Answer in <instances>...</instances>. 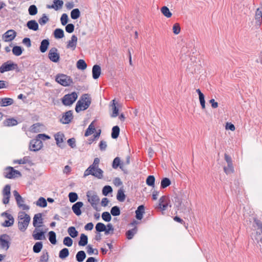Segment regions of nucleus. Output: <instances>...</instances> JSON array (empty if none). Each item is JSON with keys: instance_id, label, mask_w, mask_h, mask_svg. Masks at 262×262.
I'll use <instances>...</instances> for the list:
<instances>
[{"instance_id": "nucleus-1", "label": "nucleus", "mask_w": 262, "mask_h": 262, "mask_svg": "<svg viewBox=\"0 0 262 262\" xmlns=\"http://www.w3.org/2000/svg\"><path fill=\"white\" fill-rule=\"evenodd\" d=\"M91 103V98L90 95L88 94L82 95L76 103L75 107L76 112L79 113L86 110Z\"/></svg>"}, {"instance_id": "nucleus-2", "label": "nucleus", "mask_w": 262, "mask_h": 262, "mask_svg": "<svg viewBox=\"0 0 262 262\" xmlns=\"http://www.w3.org/2000/svg\"><path fill=\"white\" fill-rule=\"evenodd\" d=\"M103 170L99 168V164L93 163L84 171L83 177L91 174L98 179H101L103 178Z\"/></svg>"}, {"instance_id": "nucleus-3", "label": "nucleus", "mask_w": 262, "mask_h": 262, "mask_svg": "<svg viewBox=\"0 0 262 262\" xmlns=\"http://www.w3.org/2000/svg\"><path fill=\"white\" fill-rule=\"evenodd\" d=\"M18 229L22 232L26 230L30 221V216L24 212H20L18 214Z\"/></svg>"}, {"instance_id": "nucleus-4", "label": "nucleus", "mask_w": 262, "mask_h": 262, "mask_svg": "<svg viewBox=\"0 0 262 262\" xmlns=\"http://www.w3.org/2000/svg\"><path fill=\"white\" fill-rule=\"evenodd\" d=\"M86 196L88 201L90 203L92 207L96 211H99L100 209L98 207L99 204L100 199L97 193L93 190H89L86 192Z\"/></svg>"}, {"instance_id": "nucleus-5", "label": "nucleus", "mask_w": 262, "mask_h": 262, "mask_svg": "<svg viewBox=\"0 0 262 262\" xmlns=\"http://www.w3.org/2000/svg\"><path fill=\"white\" fill-rule=\"evenodd\" d=\"M55 81L63 86H70L73 83L71 77L63 74H58L55 77Z\"/></svg>"}, {"instance_id": "nucleus-6", "label": "nucleus", "mask_w": 262, "mask_h": 262, "mask_svg": "<svg viewBox=\"0 0 262 262\" xmlns=\"http://www.w3.org/2000/svg\"><path fill=\"white\" fill-rule=\"evenodd\" d=\"M77 97V94L75 92L66 94L62 98V103L66 106H70L76 101Z\"/></svg>"}, {"instance_id": "nucleus-7", "label": "nucleus", "mask_w": 262, "mask_h": 262, "mask_svg": "<svg viewBox=\"0 0 262 262\" xmlns=\"http://www.w3.org/2000/svg\"><path fill=\"white\" fill-rule=\"evenodd\" d=\"M13 193L18 207L24 210L29 209V207L25 204L24 199L21 196L17 191L14 190Z\"/></svg>"}, {"instance_id": "nucleus-8", "label": "nucleus", "mask_w": 262, "mask_h": 262, "mask_svg": "<svg viewBox=\"0 0 262 262\" xmlns=\"http://www.w3.org/2000/svg\"><path fill=\"white\" fill-rule=\"evenodd\" d=\"M4 176L6 178L13 179L20 176L21 173L19 171L14 170L12 167H8L5 169Z\"/></svg>"}, {"instance_id": "nucleus-9", "label": "nucleus", "mask_w": 262, "mask_h": 262, "mask_svg": "<svg viewBox=\"0 0 262 262\" xmlns=\"http://www.w3.org/2000/svg\"><path fill=\"white\" fill-rule=\"evenodd\" d=\"M17 68V64L8 61L2 64L0 67V72L3 73L5 72L13 70Z\"/></svg>"}, {"instance_id": "nucleus-10", "label": "nucleus", "mask_w": 262, "mask_h": 262, "mask_svg": "<svg viewBox=\"0 0 262 262\" xmlns=\"http://www.w3.org/2000/svg\"><path fill=\"white\" fill-rule=\"evenodd\" d=\"M10 237L6 234L0 235V249L7 250L10 246Z\"/></svg>"}, {"instance_id": "nucleus-11", "label": "nucleus", "mask_w": 262, "mask_h": 262, "mask_svg": "<svg viewBox=\"0 0 262 262\" xmlns=\"http://www.w3.org/2000/svg\"><path fill=\"white\" fill-rule=\"evenodd\" d=\"M159 208L162 210L164 211L167 209L168 206L170 207V200L166 196H162L159 200Z\"/></svg>"}, {"instance_id": "nucleus-12", "label": "nucleus", "mask_w": 262, "mask_h": 262, "mask_svg": "<svg viewBox=\"0 0 262 262\" xmlns=\"http://www.w3.org/2000/svg\"><path fill=\"white\" fill-rule=\"evenodd\" d=\"M16 36V32L14 30H9L3 35V39L5 42L12 41Z\"/></svg>"}, {"instance_id": "nucleus-13", "label": "nucleus", "mask_w": 262, "mask_h": 262, "mask_svg": "<svg viewBox=\"0 0 262 262\" xmlns=\"http://www.w3.org/2000/svg\"><path fill=\"white\" fill-rule=\"evenodd\" d=\"M48 57L50 60L54 62H57L59 60V54L56 48H51L48 54Z\"/></svg>"}, {"instance_id": "nucleus-14", "label": "nucleus", "mask_w": 262, "mask_h": 262, "mask_svg": "<svg viewBox=\"0 0 262 262\" xmlns=\"http://www.w3.org/2000/svg\"><path fill=\"white\" fill-rule=\"evenodd\" d=\"M10 189L11 187L9 184L6 185L3 190V203L4 204H7L9 202V199L10 197Z\"/></svg>"}, {"instance_id": "nucleus-15", "label": "nucleus", "mask_w": 262, "mask_h": 262, "mask_svg": "<svg viewBox=\"0 0 262 262\" xmlns=\"http://www.w3.org/2000/svg\"><path fill=\"white\" fill-rule=\"evenodd\" d=\"M42 141H40L39 139H34L31 140L30 143V148L32 151H37L41 149L42 147Z\"/></svg>"}, {"instance_id": "nucleus-16", "label": "nucleus", "mask_w": 262, "mask_h": 262, "mask_svg": "<svg viewBox=\"0 0 262 262\" xmlns=\"http://www.w3.org/2000/svg\"><path fill=\"white\" fill-rule=\"evenodd\" d=\"M73 118V112L72 111H69L64 113L62 118L60 119V122L62 124H69Z\"/></svg>"}, {"instance_id": "nucleus-17", "label": "nucleus", "mask_w": 262, "mask_h": 262, "mask_svg": "<svg viewBox=\"0 0 262 262\" xmlns=\"http://www.w3.org/2000/svg\"><path fill=\"white\" fill-rule=\"evenodd\" d=\"M77 43V37L75 35H73L71 39L67 42V48L72 51L75 50Z\"/></svg>"}, {"instance_id": "nucleus-18", "label": "nucleus", "mask_w": 262, "mask_h": 262, "mask_svg": "<svg viewBox=\"0 0 262 262\" xmlns=\"http://www.w3.org/2000/svg\"><path fill=\"white\" fill-rule=\"evenodd\" d=\"M54 138L57 145L60 147H63V142L64 138V134L61 132H58L54 135Z\"/></svg>"}, {"instance_id": "nucleus-19", "label": "nucleus", "mask_w": 262, "mask_h": 262, "mask_svg": "<svg viewBox=\"0 0 262 262\" xmlns=\"http://www.w3.org/2000/svg\"><path fill=\"white\" fill-rule=\"evenodd\" d=\"M43 223V219L41 213L35 214L33 217V225L35 227H40L41 224Z\"/></svg>"}, {"instance_id": "nucleus-20", "label": "nucleus", "mask_w": 262, "mask_h": 262, "mask_svg": "<svg viewBox=\"0 0 262 262\" xmlns=\"http://www.w3.org/2000/svg\"><path fill=\"white\" fill-rule=\"evenodd\" d=\"M83 204L82 202H78L74 204L72 207L73 212L76 215H80L81 214V208L83 206Z\"/></svg>"}, {"instance_id": "nucleus-21", "label": "nucleus", "mask_w": 262, "mask_h": 262, "mask_svg": "<svg viewBox=\"0 0 262 262\" xmlns=\"http://www.w3.org/2000/svg\"><path fill=\"white\" fill-rule=\"evenodd\" d=\"M38 229L35 228L33 232L32 236L35 240H42L45 239V232L42 231L37 232Z\"/></svg>"}, {"instance_id": "nucleus-22", "label": "nucleus", "mask_w": 262, "mask_h": 262, "mask_svg": "<svg viewBox=\"0 0 262 262\" xmlns=\"http://www.w3.org/2000/svg\"><path fill=\"white\" fill-rule=\"evenodd\" d=\"M101 74V68L99 65L95 64L92 68L93 78L95 79H98Z\"/></svg>"}, {"instance_id": "nucleus-23", "label": "nucleus", "mask_w": 262, "mask_h": 262, "mask_svg": "<svg viewBox=\"0 0 262 262\" xmlns=\"http://www.w3.org/2000/svg\"><path fill=\"white\" fill-rule=\"evenodd\" d=\"M14 102L13 99L10 98H3L0 99V106H7L12 104Z\"/></svg>"}, {"instance_id": "nucleus-24", "label": "nucleus", "mask_w": 262, "mask_h": 262, "mask_svg": "<svg viewBox=\"0 0 262 262\" xmlns=\"http://www.w3.org/2000/svg\"><path fill=\"white\" fill-rule=\"evenodd\" d=\"M27 27L33 31H37L38 29V24L35 20H31L27 23Z\"/></svg>"}, {"instance_id": "nucleus-25", "label": "nucleus", "mask_w": 262, "mask_h": 262, "mask_svg": "<svg viewBox=\"0 0 262 262\" xmlns=\"http://www.w3.org/2000/svg\"><path fill=\"white\" fill-rule=\"evenodd\" d=\"M118 167L123 170V163H121L120 159L119 157H116L113 160L112 167L114 169H117Z\"/></svg>"}, {"instance_id": "nucleus-26", "label": "nucleus", "mask_w": 262, "mask_h": 262, "mask_svg": "<svg viewBox=\"0 0 262 262\" xmlns=\"http://www.w3.org/2000/svg\"><path fill=\"white\" fill-rule=\"evenodd\" d=\"M113 110V113L111 114L112 117H116L119 115V110L116 106V103H115V100L114 99L112 101V103L110 105Z\"/></svg>"}, {"instance_id": "nucleus-27", "label": "nucleus", "mask_w": 262, "mask_h": 262, "mask_svg": "<svg viewBox=\"0 0 262 262\" xmlns=\"http://www.w3.org/2000/svg\"><path fill=\"white\" fill-rule=\"evenodd\" d=\"M144 212V207L143 205L139 206L136 210V217L138 220H141Z\"/></svg>"}, {"instance_id": "nucleus-28", "label": "nucleus", "mask_w": 262, "mask_h": 262, "mask_svg": "<svg viewBox=\"0 0 262 262\" xmlns=\"http://www.w3.org/2000/svg\"><path fill=\"white\" fill-rule=\"evenodd\" d=\"M17 121L14 118H8L3 122V124L5 126H12L17 125Z\"/></svg>"}, {"instance_id": "nucleus-29", "label": "nucleus", "mask_w": 262, "mask_h": 262, "mask_svg": "<svg viewBox=\"0 0 262 262\" xmlns=\"http://www.w3.org/2000/svg\"><path fill=\"white\" fill-rule=\"evenodd\" d=\"M196 93L199 95V100L200 102V104L203 109L205 108V96L204 94L201 92L200 89L196 90Z\"/></svg>"}, {"instance_id": "nucleus-30", "label": "nucleus", "mask_w": 262, "mask_h": 262, "mask_svg": "<svg viewBox=\"0 0 262 262\" xmlns=\"http://www.w3.org/2000/svg\"><path fill=\"white\" fill-rule=\"evenodd\" d=\"M54 5L52 6H48V8H53L56 10H57L59 8H60L63 4V1L62 0H54Z\"/></svg>"}, {"instance_id": "nucleus-31", "label": "nucleus", "mask_w": 262, "mask_h": 262, "mask_svg": "<svg viewBox=\"0 0 262 262\" xmlns=\"http://www.w3.org/2000/svg\"><path fill=\"white\" fill-rule=\"evenodd\" d=\"M49 46V41L48 39H43L41 41L40 46V51L42 53H45L48 49Z\"/></svg>"}, {"instance_id": "nucleus-32", "label": "nucleus", "mask_w": 262, "mask_h": 262, "mask_svg": "<svg viewBox=\"0 0 262 262\" xmlns=\"http://www.w3.org/2000/svg\"><path fill=\"white\" fill-rule=\"evenodd\" d=\"M94 121H93L89 126L88 128L85 130L84 136L88 137L92 135L95 131V127L94 125Z\"/></svg>"}, {"instance_id": "nucleus-33", "label": "nucleus", "mask_w": 262, "mask_h": 262, "mask_svg": "<svg viewBox=\"0 0 262 262\" xmlns=\"http://www.w3.org/2000/svg\"><path fill=\"white\" fill-rule=\"evenodd\" d=\"M255 18L256 24L260 25L262 23V11L259 10V8L257 9L256 11Z\"/></svg>"}, {"instance_id": "nucleus-34", "label": "nucleus", "mask_w": 262, "mask_h": 262, "mask_svg": "<svg viewBox=\"0 0 262 262\" xmlns=\"http://www.w3.org/2000/svg\"><path fill=\"white\" fill-rule=\"evenodd\" d=\"M120 133V128L118 126H115L113 127L112 130V134L111 136L112 138L113 139H117Z\"/></svg>"}, {"instance_id": "nucleus-35", "label": "nucleus", "mask_w": 262, "mask_h": 262, "mask_svg": "<svg viewBox=\"0 0 262 262\" xmlns=\"http://www.w3.org/2000/svg\"><path fill=\"white\" fill-rule=\"evenodd\" d=\"M161 13L167 18H170L172 16V13L169 9L166 6H163L161 8Z\"/></svg>"}, {"instance_id": "nucleus-36", "label": "nucleus", "mask_w": 262, "mask_h": 262, "mask_svg": "<svg viewBox=\"0 0 262 262\" xmlns=\"http://www.w3.org/2000/svg\"><path fill=\"white\" fill-rule=\"evenodd\" d=\"M88 244V236L84 234H81L78 245L80 246H84Z\"/></svg>"}, {"instance_id": "nucleus-37", "label": "nucleus", "mask_w": 262, "mask_h": 262, "mask_svg": "<svg viewBox=\"0 0 262 262\" xmlns=\"http://www.w3.org/2000/svg\"><path fill=\"white\" fill-rule=\"evenodd\" d=\"M86 255L83 251H80L77 252L76 255V260L78 262H82L85 259Z\"/></svg>"}, {"instance_id": "nucleus-38", "label": "nucleus", "mask_w": 262, "mask_h": 262, "mask_svg": "<svg viewBox=\"0 0 262 262\" xmlns=\"http://www.w3.org/2000/svg\"><path fill=\"white\" fill-rule=\"evenodd\" d=\"M23 51L22 48L17 46H14L12 50L13 54L17 56H20L22 54Z\"/></svg>"}, {"instance_id": "nucleus-39", "label": "nucleus", "mask_w": 262, "mask_h": 262, "mask_svg": "<svg viewBox=\"0 0 262 262\" xmlns=\"http://www.w3.org/2000/svg\"><path fill=\"white\" fill-rule=\"evenodd\" d=\"M155 178L154 176H149L146 180V184L149 186H151L152 187H155Z\"/></svg>"}, {"instance_id": "nucleus-40", "label": "nucleus", "mask_w": 262, "mask_h": 262, "mask_svg": "<svg viewBox=\"0 0 262 262\" xmlns=\"http://www.w3.org/2000/svg\"><path fill=\"white\" fill-rule=\"evenodd\" d=\"M117 199L120 202H123L125 199V195L122 189L118 190L117 194Z\"/></svg>"}, {"instance_id": "nucleus-41", "label": "nucleus", "mask_w": 262, "mask_h": 262, "mask_svg": "<svg viewBox=\"0 0 262 262\" xmlns=\"http://www.w3.org/2000/svg\"><path fill=\"white\" fill-rule=\"evenodd\" d=\"M171 184V181L169 179L167 178H163L161 182V188L164 189L169 186Z\"/></svg>"}, {"instance_id": "nucleus-42", "label": "nucleus", "mask_w": 262, "mask_h": 262, "mask_svg": "<svg viewBox=\"0 0 262 262\" xmlns=\"http://www.w3.org/2000/svg\"><path fill=\"white\" fill-rule=\"evenodd\" d=\"M42 244L41 242L36 243L33 247V250L34 253H38L40 252L42 248Z\"/></svg>"}, {"instance_id": "nucleus-43", "label": "nucleus", "mask_w": 262, "mask_h": 262, "mask_svg": "<svg viewBox=\"0 0 262 262\" xmlns=\"http://www.w3.org/2000/svg\"><path fill=\"white\" fill-rule=\"evenodd\" d=\"M69 250L67 248H64L60 251L59 253V257L61 259H64L66 257H67L69 256Z\"/></svg>"}, {"instance_id": "nucleus-44", "label": "nucleus", "mask_w": 262, "mask_h": 262, "mask_svg": "<svg viewBox=\"0 0 262 262\" xmlns=\"http://www.w3.org/2000/svg\"><path fill=\"white\" fill-rule=\"evenodd\" d=\"M80 15V12L78 8L74 9L71 12V17L73 19H76L79 17Z\"/></svg>"}, {"instance_id": "nucleus-45", "label": "nucleus", "mask_w": 262, "mask_h": 262, "mask_svg": "<svg viewBox=\"0 0 262 262\" xmlns=\"http://www.w3.org/2000/svg\"><path fill=\"white\" fill-rule=\"evenodd\" d=\"M137 231V229L136 227H135L134 228H133L131 230H128L126 232V235L127 238L128 239H131L132 238H133V236L136 233Z\"/></svg>"}, {"instance_id": "nucleus-46", "label": "nucleus", "mask_w": 262, "mask_h": 262, "mask_svg": "<svg viewBox=\"0 0 262 262\" xmlns=\"http://www.w3.org/2000/svg\"><path fill=\"white\" fill-rule=\"evenodd\" d=\"M69 234L73 238L76 237L78 235V231L76 230L74 227H70L68 229Z\"/></svg>"}, {"instance_id": "nucleus-47", "label": "nucleus", "mask_w": 262, "mask_h": 262, "mask_svg": "<svg viewBox=\"0 0 262 262\" xmlns=\"http://www.w3.org/2000/svg\"><path fill=\"white\" fill-rule=\"evenodd\" d=\"M54 35L56 38H61L64 36L63 31L61 29H56L54 32Z\"/></svg>"}, {"instance_id": "nucleus-48", "label": "nucleus", "mask_w": 262, "mask_h": 262, "mask_svg": "<svg viewBox=\"0 0 262 262\" xmlns=\"http://www.w3.org/2000/svg\"><path fill=\"white\" fill-rule=\"evenodd\" d=\"M87 64L83 59H79L77 62V68L80 70H85L86 68Z\"/></svg>"}, {"instance_id": "nucleus-49", "label": "nucleus", "mask_w": 262, "mask_h": 262, "mask_svg": "<svg viewBox=\"0 0 262 262\" xmlns=\"http://www.w3.org/2000/svg\"><path fill=\"white\" fill-rule=\"evenodd\" d=\"M49 239L51 244L53 245L56 244V234L54 231H51L49 232Z\"/></svg>"}, {"instance_id": "nucleus-50", "label": "nucleus", "mask_w": 262, "mask_h": 262, "mask_svg": "<svg viewBox=\"0 0 262 262\" xmlns=\"http://www.w3.org/2000/svg\"><path fill=\"white\" fill-rule=\"evenodd\" d=\"M36 205L41 207H45L47 205V203L46 199L42 197H40L37 200L36 203Z\"/></svg>"}, {"instance_id": "nucleus-51", "label": "nucleus", "mask_w": 262, "mask_h": 262, "mask_svg": "<svg viewBox=\"0 0 262 262\" xmlns=\"http://www.w3.org/2000/svg\"><path fill=\"white\" fill-rule=\"evenodd\" d=\"M224 171L227 174L233 173L234 172L233 164H227V166L224 167Z\"/></svg>"}, {"instance_id": "nucleus-52", "label": "nucleus", "mask_w": 262, "mask_h": 262, "mask_svg": "<svg viewBox=\"0 0 262 262\" xmlns=\"http://www.w3.org/2000/svg\"><path fill=\"white\" fill-rule=\"evenodd\" d=\"M254 223L256 225V226H254V227H256L257 229L259 230V231L258 232L259 234L262 233V222L260 220L255 219L254 220Z\"/></svg>"}, {"instance_id": "nucleus-53", "label": "nucleus", "mask_w": 262, "mask_h": 262, "mask_svg": "<svg viewBox=\"0 0 262 262\" xmlns=\"http://www.w3.org/2000/svg\"><path fill=\"white\" fill-rule=\"evenodd\" d=\"M41 124L39 123L33 124L30 127V131L33 133H38L40 132Z\"/></svg>"}, {"instance_id": "nucleus-54", "label": "nucleus", "mask_w": 262, "mask_h": 262, "mask_svg": "<svg viewBox=\"0 0 262 262\" xmlns=\"http://www.w3.org/2000/svg\"><path fill=\"white\" fill-rule=\"evenodd\" d=\"M28 12L30 15H34L37 13V8L34 5H31L29 9Z\"/></svg>"}, {"instance_id": "nucleus-55", "label": "nucleus", "mask_w": 262, "mask_h": 262, "mask_svg": "<svg viewBox=\"0 0 262 262\" xmlns=\"http://www.w3.org/2000/svg\"><path fill=\"white\" fill-rule=\"evenodd\" d=\"M111 213L113 216L119 215L120 214V210L119 208L117 206L113 207L111 210Z\"/></svg>"}, {"instance_id": "nucleus-56", "label": "nucleus", "mask_w": 262, "mask_h": 262, "mask_svg": "<svg viewBox=\"0 0 262 262\" xmlns=\"http://www.w3.org/2000/svg\"><path fill=\"white\" fill-rule=\"evenodd\" d=\"M95 228L98 232H103L105 230V226L102 223H98L96 224Z\"/></svg>"}, {"instance_id": "nucleus-57", "label": "nucleus", "mask_w": 262, "mask_h": 262, "mask_svg": "<svg viewBox=\"0 0 262 262\" xmlns=\"http://www.w3.org/2000/svg\"><path fill=\"white\" fill-rule=\"evenodd\" d=\"M48 21L49 18L45 14H43L42 17L38 19V23L41 26L45 25Z\"/></svg>"}, {"instance_id": "nucleus-58", "label": "nucleus", "mask_w": 262, "mask_h": 262, "mask_svg": "<svg viewBox=\"0 0 262 262\" xmlns=\"http://www.w3.org/2000/svg\"><path fill=\"white\" fill-rule=\"evenodd\" d=\"M112 191V188L108 185L105 186L102 189V194L105 196H106L109 193Z\"/></svg>"}, {"instance_id": "nucleus-59", "label": "nucleus", "mask_w": 262, "mask_h": 262, "mask_svg": "<svg viewBox=\"0 0 262 262\" xmlns=\"http://www.w3.org/2000/svg\"><path fill=\"white\" fill-rule=\"evenodd\" d=\"M69 198L70 202L74 203L78 199V195L75 192H70L69 194Z\"/></svg>"}, {"instance_id": "nucleus-60", "label": "nucleus", "mask_w": 262, "mask_h": 262, "mask_svg": "<svg viewBox=\"0 0 262 262\" xmlns=\"http://www.w3.org/2000/svg\"><path fill=\"white\" fill-rule=\"evenodd\" d=\"M172 31L174 34H178L181 31L180 25L178 23H175L172 27Z\"/></svg>"}, {"instance_id": "nucleus-61", "label": "nucleus", "mask_w": 262, "mask_h": 262, "mask_svg": "<svg viewBox=\"0 0 262 262\" xmlns=\"http://www.w3.org/2000/svg\"><path fill=\"white\" fill-rule=\"evenodd\" d=\"M63 243L67 246L71 247L73 244V240L69 236H67L64 238Z\"/></svg>"}, {"instance_id": "nucleus-62", "label": "nucleus", "mask_w": 262, "mask_h": 262, "mask_svg": "<svg viewBox=\"0 0 262 262\" xmlns=\"http://www.w3.org/2000/svg\"><path fill=\"white\" fill-rule=\"evenodd\" d=\"M49 259V254L48 252L43 253L40 256L39 262H48Z\"/></svg>"}, {"instance_id": "nucleus-63", "label": "nucleus", "mask_w": 262, "mask_h": 262, "mask_svg": "<svg viewBox=\"0 0 262 262\" xmlns=\"http://www.w3.org/2000/svg\"><path fill=\"white\" fill-rule=\"evenodd\" d=\"M102 219L106 222H110L111 220V215L108 212H104L102 214Z\"/></svg>"}, {"instance_id": "nucleus-64", "label": "nucleus", "mask_w": 262, "mask_h": 262, "mask_svg": "<svg viewBox=\"0 0 262 262\" xmlns=\"http://www.w3.org/2000/svg\"><path fill=\"white\" fill-rule=\"evenodd\" d=\"M60 21L62 25H66L68 21V15L66 13L62 14L60 18Z\"/></svg>"}]
</instances>
